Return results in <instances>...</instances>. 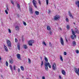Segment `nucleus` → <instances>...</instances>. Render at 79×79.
Segmentation results:
<instances>
[{"label": "nucleus", "mask_w": 79, "mask_h": 79, "mask_svg": "<svg viewBox=\"0 0 79 79\" xmlns=\"http://www.w3.org/2000/svg\"><path fill=\"white\" fill-rule=\"evenodd\" d=\"M28 44L29 46H32V44L34 43V40H31L28 42Z\"/></svg>", "instance_id": "f257e3e1"}, {"label": "nucleus", "mask_w": 79, "mask_h": 79, "mask_svg": "<svg viewBox=\"0 0 79 79\" xmlns=\"http://www.w3.org/2000/svg\"><path fill=\"white\" fill-rule=\"evenodd\" d=\"M60 42L61 44L63 46H64V40H63V39L62 37H61L60 39Z\"/></svg>", "instance_id": "f03ea898"}, {"label": "nucleus", "mask_w": 79, "mask_h": 79, "mask_svg": "<svg viewBox=\"0 0 79 79\" xmlns=\"http://www.w3.org/2000/svg\"><path fill=\"white\" fill-rule=\"evenodd\" d=\"M74 71L75 73H76L77 74V75L79 76V68L78 69V70H77V69L76 68V67H75L74 68Z\"/></svg>", "instance_id": "7ed1b4c3"}, {"label": "nucleus", "mask_w": 79, "mask_h": 79, "mask_svg": "<svg viewBox=\"0 0 79 79\" xmlns=\"http://www.w3.org/2000/svg\"><path fill=\"white\" fill-rule=\"evenodd\" d=\"M7 44L8 47H11V42L9 40H7Z\"/></svg>", "instance_id": "20e7f679"}, {"label": "nucleus", "mask_w": 79, "mask_h": 79, "mask_svg": "<svg viewBox=\"0 0 79 79\" xmlns=\"http://www.w3.org/2000/svg\"><path fill=\"white\" fill-rule=\"evenodd\" d=\"M32 3L33 4V5L36 8H37V5H36V4L35 3H37V2L36 1H35V0H33V1L32 2Z\"/></svg>", "instance_id": "39448f33"}, {"label": "nucleus", "mask_w": 79, "mask_h": 79, "mask_svg": "<svg viewBox=\"0 0 79 79\" xmlns=\"http://www.w3.org/2000/svg\"><path fill=\"white\" fill-rule=\"evenodd\" d=\"M54 19L55 20L60 19V16H59V15H56L54 17Z\"/></svg>", "instance_id": "423d86ee"}, {"label": "nucleus", "mask_w": 79, "mask_h": 79, "mask_svg": "<svg viewBox=\"0 0 79 79\" xmlns=\"http://www.w3.org/2000/svg\"><path fill=\"white\" fill-rule=\"evenodd\" d=\"M52 67V69L54 71H55V69H56V64H55V63L53 64Z\"/></svg>", "instance_id": "0eeeda50"}, {"label": "nucleus", "mask_w": 79, "mask_h": 79, "mask_svg": "<svg viewBox=\"0 0 79 79\" xmlns=\"http://www.w3.org/2000/svg\"><path fill=\"white\" fill-rule=\"evenodd\" d=\"M29 11L31 14H32V13H33L32 12V8H31L30 6H29Z\"/></svg>", "instance_id": "6e6552de"}, {"label": "nucleus", "mask_w": 79, "mask_h": 79, "mask_svg": "<svg viewBox=\"0 0 79 79\" xmlns=\"http://www.w3.org/2000/svg\"><path fill=\"white\" fill-rule=\"evenodd\" d=\"M4 48L5 49V50L6 52H7L8 51V48H7V47L5 46V45L4 44Z\"/></svg>", "instance_id": "1a4fd4ad"}, {"label": "nucleus", "mask_w": 79, "mask_h": 79, "mask_svg": "<svg viewBox=\"0 0 79 79\" xmlns=\"http://www.w3.org/2000/svg\"><path fill=\"white\" fill-rule=\"evenodd\" d=\"M17 58H18V59H19V60H20V59H21V56L19 54H17Z\"/></svg>", "instance_id": "9d476101"}, {"label": "nucleus", "mask_w": 79, "mask_h": 79, "mask_svg": "<svg viewBox=\"0 0 79 79\" xmlns=\"http://www.w3.org/2000/svg\"><path fill=\"white\" fill-rule=\"evenodd\" d=\"M75 32L76 33H77V34H79V31L77 28H75Z\"/></svg>", "instance_id": "9b49d317"}, {"label": "nucleus", "mask_w": 79, "mask_h": 79, "mask_svg": "<svg viewBox=\"0 0 79 79\" xmlns=\"http://www.w3.org/2000/svg\"><path fill=\"white\" fill-rule=\"evenodd\" d=\"M75 4L76 5H77V6L79 8V1H77L75 2Z\"/></svg>", "instance_id": "f8f14e48"}, {"label": "nucleus", "mask_w": 79, "mask_h": 79, "mask_svg": "<svg viewBox=\"0 0 79 79\" xmlns=\"http://www.w3.org/2000/svg\"><path fill=\"white\" fill-rule=\"evenodd\" d=\"M69 14L70 17H71L72 18H73V15H72V14H71L70 11H69Z\"/></svg>", "instance_id": "ddd939ff"}, {"label": "nucleus", "mask_w": 79, "mask_h": 79, "mask_svg": "<svg viewBox=\"0 0 79 79\" xmlns=\"http://www.w3.org/2000/svg\"><path fill=\"white\" fill-rule=\"evenodd\" d=\"M15 29L16 31H18V30H19V27L18 26H16L15 27Z\"/></svg>", "instance_id": "4468645a"}, {"label": "nucleus", "mask_w": 79, "mask_h": 79, "mask_svg": "<svg viewBox=\"0 0 79 79\" xmlns=\"http://www.w3.org/2000/svg\"><path fill=\"white\" fill-rule=\"evenodd\" d=\"M62 73L63 75H66V72L64 70H62Z\"/></svg>", "instance_id": "2eb2a0df"}, {"label": "nucleus", "mask_w": 79, "mask_h": 79, "mask_svg": "<svg viewBox=\"0 0 79 79\" xmlns=\"http://www.w3.org/2000/svg\"><path fill=\"white\" fill-rule=\"evenodd\" d=\"M10 68L12 73H13V67H12V66H11V65H10Z\"/></svg>", "instance_id": "dca6fc26"}, {"label": "nucleus", "mask_w": 79, "mask_h": 79, "mask_svg": "<svg viewBox=\"0 0 79 79\" xmlns=\"http://www.w3.org/2000/svg\"><path fill=\"white\" fill-rule=\"evenodd\" d=\"M50 65V63L48 62L46 63L45 64V66H49Z\"/></svg>", "instance_id": "f3484780"}, {"label": "nucleus", "mask_w": 79, "mask_h": 79, "mask_svg": "<svg viewBox=\"0 0 79 79\" xmlns=\"http://www.w3.org/2000/svg\"><path fill=\"white\" fill-rule=\"evenodd\" d=\"M47 29L48 31H51V28H50V27L49 26H48L47 27Z\"/></svg>", "instance_id": "a211bd4d"}, {"label": "nucleus", "mask_w": 79, "mask_h": 79, "mask_svg": "<svg viewBox=\"0 0 79 79\" xmlns=\"http://www.w3.org/2000/svg\"><path fill=\"white\" fill-rule=\"evenodd\" d=\"M23 48L25 49H26V48H27V46L26 44H24L23 45Z\"/></svg>", "instance_id": "6ab92c4d"}, {"label": "nucleus", "mask_w": 79, "mask_h": 79, "mask_svg": "<svg viewBox=\"0 0 79 79\" xmlns=\"http://www.w3.org/2000/svg\"><path fill=\"white\" fill-rule=\"evenodd\" d=\"M9 62L10 63L13 64V60H9Z\"/></svg>", "instance_id": "aec40b11"}, {"label": "nucleus", "mask_w": 79, "mask_h": 79, "mask_svg": "<svg viewBox=\"0 0 79 79\" xmlns=\"http://www.w3.org/2000/svg\"><path fill=\"white\" fill-rule=\"evenodd\" d=\"M35 13L36 15H39V12L38 11H35Z\"/></svg>", "instance_id": "412c9836"}, {"label": "nucleus", "mask_w": 79, "mask_h": 79, "mask_svg": "<svg viewBox=\"0 0 79 79\" xmlns=\"http://www.w3.org/2000/svg\"><path fill=\"white\" fill-rule=\"evenodd\" d=\"M73 45L74 46H76V42H75V41H73Z\"/></svg>", "instance_id": "4be33fe9"}, {"label": "nucleus", "mask_w": 79, "mask_h": 79, "mask_svg": "<svg viewBox=\"0 0 79 79\" xmlns=\"http://www.w3.org/2000/svg\"><path fill=\"white\" fill-rule=\"evenodd\" d=\"M17 48L18 50H20V45L19 44H17Z\"/></svg>", "instance_id": "5701e85b"}, {"label": "nucleus", "mask_w": 79, "mask_h": 79, "mask_svg": "<svg viewBox=\"0 0 79 79\" xmlns=\"http://www.w3.org/2000/svg\"><path fill=\"white\" fill-rule=\"evenodd\" d=\"M45 69L46 71H48V66H45Z\"/></svg>", "instance_id": "b1692460"}, {"label": "nucleus", "mask_w": 79, "mask_h": 79, "mask_svg": "<svg viewBox=\"0 0 79 79\" xmlns=\"http://www.w3.org/2000/svg\"><path fill=\"white\" fill-rule=\"evenodd\" d=\"M44 60L45 61H46V62H48V59L46 57H45L44 58Z\"/></svg>", "instance_id": "393cba45"}, {"label": "nucleus", "mask_w": 79, "mask_h": 79, "mask_svg": "<svg viewBox=\"0 0 79 79\" xmlns=\"http://www.w3.org/2000/svg\"><path fill=\"white\" fill-rule=\"evenodd\" d=\"M20 68L22 71H24V67H23L21 66L20 67Z\"/></svg>", "instance_id": "a878e982"}, {"label": "nucleus", "mask_w": 79, "mask_h": 79, "mask_svg": "<svg viewBox=\"0 0 79 79\" xmlns=\"http://www.w3.org/2000/svg\"><path fill=\"white\" fill-rule=\"evenodd\" d=\"M71 37L72 40H74V37L73 35H71Z\"/></svg>", "instance_id": "bb28decb"}, {"label": "nucleus", "mask_w": 79, "mask_h": 79, "mask_svg": "<svg viewBox=\"0 0 79 79\" xmlns=\"http://www.w3.org/2000/svg\"><path fill=\"white\" fill-rule=\"evenodd\" d=\"M28 63L29 64H31V60H30V59L28 58Z\"/></svg>", "instance_id": "cd10ccee"}, {"label": "nucleus", "mask_w": 79, "mask_h": 79, "mask_svg": "<svg viewBox=\"0 0 79 79\" xmlns=\"http://www.w3.org/2000/svg\"><path fill=\"white\" fill-rule=\"evenodd\" d=\"M44 65V62L43 61H42L41 64V68H42V66Z\"/></svg>", "instance_id": "c85d7f7f"}, {"label": "nucleus", "mask_w": 79, "mask_h": 79, "mask_svg": "<svg viewBox=\"0 0 79 79\" xmlns=\"http://www.w3.org/2000/svg\"><path fill=\"white\" fill-rule=\"evenodd\" d=\"M60 60H61V61H63V58L62 57V56H60Z\"/></svg>", "instance_id": "c756f323"}, {"label": "nucleus", "mask_w": 79, "mask_h": 79, "mask_svg": "<svg viewBox=\"0 0 79 79\" xmlns=\"http://www.w3.org/2000/svg\"><path fill=\"white\" fill-rule=\"evenodd\" d=\"M6 66H8V61H6Z\"/></svg>", "instance_id": "7c9ffc66"}, {"label": "nucleus", "mask_w": 79, "mask_h": 79, "mask_svg": "<svg viewBox=\"0 0 79 79\" xmlns=\"http://www.w3.org/2000/svg\"><path fill=\"white\" fill-rule=\"evenodd\" d=\"M5 12L6 15H8V10H5Z\"/></svg>", "instance_id": "2f4dec72"}, {"label": "nucleus", "mask_w": 79, "mask_h": 79, "mask_svg": "<svg viewBox=\"0 0 79 79\" xmlns=\"http://www.w3.org/2000/svg\"><path fill=\"white\" fill-rule=\"evenodd\" d=\"M66 27H67V29H69V27H70L69 26V25H68Z\"/></svg>", "instance_id": "473e14b6"}, {"label": "nucleus", "mask_w": 79, "mask_h": 79, "mask_svg": "<svg viewBox=\"0 0 79 79\" xmlns=\"http://www.w3.org/2000/svg\"><path fill=\"white\" fill-rule=\"evenodd\" d=\"M17 6L19 9H20V6L18 4H17Z\"/></svg>", "instance_id": "72a5a7b5"}, {"label": "nucleus", "mask_w": 79, "mask_h": 79, "mask_svg": "<svg viewBox=\"0 0 79 79\" xmlns=\"http://www.w3.org/2000/svg\"><path fill=\"white\" fill-rule=\"evenodd\" d=\"M16 67L15 66V65H14L13 66L14 70H16Z\"/></svg>", "instance_id": "f704fd0d"}, {"label": "nucleus", "mask_w": 79, "mask_h": 79, "mask_svg": "<svg viewBox=\"0 0 79 79\" xmlns=\"http://www.w3.org/2000/svg\"><path fill=\"white\" fill-rule=\"evenodd\" d=\"M46 4L47 5H48V0H46Z\"/></svg>", "instance_id": "c9c22d12"}, {"label": "nucleus", "mask_w": 79, "mask_h": 79, "mask_svg": "<svg viewBox=\"0 0 79 79\" xmlns=\"http://www.w3.org/2000/svg\"><path fill=\"white\" fill-rule=\"evenodd\" d=\"M11 3L12 4V5H15L14 4V2H13V1L11 0Z\"/></svg>", "instance_id": "e433bc0d"}, {"label": "nucleus", "mask_w": 79, "mask_h": 79, "mask_svg": "<svg viewBox=\"0 0 79 79\" xmlns=\"http://www.w3.org/2000/svg\"><path fill=\"white\" fill-rule=\"evenodd\" d=\"M15 42L16 43H17L18 42V39H17L16 38H15Z\"/></svg>", "instance_id": "4c0bfd02"}, {"label": "nucleus", "mask_w": 79, "mask_h": 79, "mask_svg": "<svg viewBox=\"0 0 79 79\" xmlns=\"http://www.w3.org/2000/svg\"><path fill=\"white\" fill-rule=\"evenodd\" d=\"M43 44H44L45 46H46V45H47V44H45V41H44L43 42Z\"/></svg>", "instance_id": "58836bf2"}, {"label": "nucleus", "mask_w": 79, "mask_h": 79, "mask_svg": "<svg viewBox=\"0 0 79 79\" xmlns=\"http://www.w3.org/2000/svg\"><path fill=\"white\" fill-rule=\"evenodd\" d=\"M23 23L24 26H26V22H23Z\"/></svg>", "instance_id": "ea45409f"}, {"label": "nucleus", "mask_w": 79, "mask_h": 79, "mask_svg": "<svg viewBox=\"0 0 79 79\" xmlns=\"http://www.w3.org/2000/svg\"><path fill=\"white\" fill-rule=\"evenodd\" d=\"M72 33L73 35H75V33L74 31L72 32Z\"/></svg>", "instance_id": "a19ab883"}, {"label": "nucleus", "mask_w": 79, "mask_h": 79, "mask_svg": "<svg viewBox=\"0 0 79 79\" xmlns=\"http://www.w3.org/2000/svg\"><path fill=\"white\" fill-rule=\"evenodd\" d=\"M76 53H79V50H76Z\"/></svg>", "instance_id": "79ce46f5"}, {"label": "nucleus", "mask_w": 79, "mask_h": 79, "mask_svg": "<svg viewBox=\"0 0 79 79\" xmlns=\"http://www.w3.org/2000/svg\"><path fill=\"white\" fill-rule=\"evenodd\" d=\"M66 21H67V22H68V21H69V20H68V18H66Z\"/></svg>", "instance_id": "37998d69"}, {"label": "nucleus", "mask_w": 79, "mask_h": 79, "mask_svg": "<svg viewBox=\"0 0 79 79\" xmlns=\"http://www.w3.org/2000/svg\"><path fill=\"white\" fill-rule=\"evenodd\" d=\"M64 55H67L66 52H64Z\"/></svg>", "instance_id": "c03bdc74"}, {"label": "nucleus", "mask_w": 79, "mask_h": 79, "mask_svg": "<svg viewBox=\"0 0 79 79\" xmlns=\"http://www.w3.org/2000/svg\"><path fill=\"white\" fill-rule=\"evenodd\" d=\"M49 33L50 34V35H52V31H50L49 32Z\"/></svg>", "instance_id": "a18cd8bd"}, {"label": "nucleus", "mask_w": 79, "mask_h": 79, "mask_svg": "<svg viewBox=\"0 0 79 79\" xmlns=\"http://www.w3.org/2000/svg\"><path fill=\"white\" fill-rule=\"evenodd\" d=\"M50 12H51V11H50V10H48V13L49 14H50Z\"/></svg>", "instance_id": "49530a36"}, {"label": "nucleus", "mask_w": 79, "mask_h": 79, "mask_svg": "<svg viewBox=\"0 0 79 79\" xmlns=\"http://www.w3.org/2000/svg\"><path fill=\"white\" fill-rule=\"evenodd\" d=\"M8 30H9V33H11V30H10V29H9Z\"/></svg>", "instance_id": "de8ad7c7"}, {"label": "nucleus", "mask_w": 79, "mask_h": 79, "mask_svg": "<svg viewBox=\"0 0 79 79\" xmlns=\"http://www.w3.org/2000/svg\"><path fill=\"white\" fill-rule=\"evenodd\" d=\"M49 46L50 47H52V44H49Z\"/></svg>", "instance_id": "09e8293b"}, {"label": "nucleus", "mask_w": 79, "mask_h": 79, "mask_svg": "<svg viewBox=\"0 0 79 79\" xmlns=\"http://www.w3.org/2000/svg\"><path fill=\"white\" fill-rule=\"evenodd\" d=\"M18 72H20V69H19V68L18 69Z\"/></svg>", "instance_id": "8fccbe9b"}, {"label": "nucleus", "mask_w": 79, "mask_h": 79, "mask_svg": "<svg viewBox=\"0 0 79 79\" xmlns=\"http://www.w3.org/2000/svg\"><path fill=\"white\" fill-rule=\"evenodd\" d=\"M38 1H39V3L40 4H40V0H38Z\"/></svg>", "instance_id": "3c124183"}, {"label": "nucleus", "mask_w": 79, "mask_h": 79, "mask_svg": "<svg viewBox=\"0 0 79 79\" xmlns=\"http://www.w3.org/2000/svg\"><path fill=\"white\" fill-rule=\"evenodd\" d=\"M74 37L75 39H76V38H77V36H76V35H74Z\"/></svg>", "instance_id": "603ef678"}, {"label": "nucleus", "mask_w": 79, "mask_h": 79, "mask_svg": "<svg viewBox=\"0 0 79 79\" xmlns=\"http://www.w3.org/2000/svg\"><path fill=\"white\" fill-rule=\"evenodd\" d=\"M71 31L72 32H74V31H73V29H72L71 30Z\"/></svg>", "instance_id": "864d4df0"}, {"label": "nucleus", "mask_w": 79, "mask_h": 79, "mask_svg": "<svg viewBox=\"0 0 79 79\" xmlns=\"http://www.w3.org/2000/svg\"><path fill=\"white\" fill-rule=\"evenodd\" d=\"M59 29H60V31H62V29H61V28L60 27Z\"/></svg>", "instance_id": "5fc2aeb1"}, {"label": "nucleus", "mask_w": 79, "mask_h": 79, "mask_svg": "<svg viewBox=\"0 0 79 79\" xmlns=\"http://www.w3.org/2000/svg\"><path fill=\"white\" fill-rule=\"evenodd\" d=\"M49 68H51V65H49V66H48Z\"/></svg>", "instance_id": "6e6d98bb"}, {"label": "nucleus", "mask_w": 79, "mask_h": 79, "mask_svg": "<svg viewBox=\"0 0 79 79\" xmlns=\"http://www.w3.org/2000/svg\"><path fill=\"white\" fill-rule=\"evenodd\" d=\"M42 79H45V77H42Z\"/></svg>", "instance_id": "4d7b16f0"}, {"label": "nucleus", "mask_w": 79, "mask_h": 79, "mask_svg": "<svg viewBox=\"0 0 79 79\" xmlns=\"http://www.w3.org/2000/svg\"><path fill=\"white\" fill-rule=\"evenodd\" d=\"M65 40H66V42H68V40H67V39H66V38H65Z\"/></svg>", "instance_id": "13d9d810"}, {"label": "nucleus", "mask_w": 79, "mask_h": 79, "mask_svg": "<svg viewBox=\"0 0 79 79\" xmlns=\"http://www.w3.org/2000/svg\"><path fill=\"white\" fill-rule=\"evenodd\" d=\"M7 10H8V11H9V9L7 7Z\"/></svg>", "instance_id": "bf43d9fd"}, {"label": "nucleus", "mask_w": 79, "mask_h": 79, "mask_svg": "<svg viewBox=\"0 0 79 79\" xmlns=\"http://www.w3.org/2000/svg\"><path fill=\"white\" fill-rule=\"evenodd\" d=\"M59 77L60 79H61V76H59Z\"/></svg>", "instance_id": "052dcab7"}, {"label": "nucleus", "mask_w": 79, "mask_h": 79, "mask_svg": "<svg viewBox=\"0 0 79 79\" xmlns=\"http://www.w3.org/2000/svg\"><path fill=\"white\" fill-rule=\"evenodd\" d=\"M54 6L55 7V8H56V6H55V5H54Z\"/></svg>", "instance_id": "680f3d73"}, {"label": "nucleus", "mask_w": 79, "mask_h": 79, "mask_svg": "<svg viewBox=\"0 0 79 79\" xmlns=\"http://www.w3.org/2000/svg\"><path fill=\"white\" fill-rule=\"evenodd\" d=\"M1 76L3 78V76L2 75H1Z\"/></svg>", "instance_id": "e2e57ef3"}, {"label": "nucleus", "mask_w": 79, "mask_h": 79, "mask_svg": "<svg viewBox=\"0 0 79 79\" xmlns=\"http://www.w3.org/2000/svg\"><path fill=\"white\" fill-rule=\"evenodd\" d=\"M41 60H42V57H40Z\"/></svg>", "instance_id": "0e129e2a"}, {"label": "nucleus", "mask_w": 79, "mask_h": 79, "mask_svg": "<svg viewBox=\"0 0 79 79\" xmlns=\"http://www.w3.org/2000/svg\"><path fill=\"white\" fill-rule=\"evenodd\" d=\"M22 41H23H23H24V39H23H23H22Z\"/></svg>", "instance_id": "69168bd1"}, {"label": "nucleus", "mask_w": 79, "mask_h": 79, "mask_svg": "<svg viewBox=\"0 0 79 79\" xmlns=\"http://www.w3.org/2000/svg\"><path fill=\"white\" fill-rule=\"evenodd\" d=\"M49 45L50 44H51V42H49Z\"/></svg>", "instance_id": "338daca9"}, {"label": "nucleus", "mask_w": 79, "mask_h": 79, "mask_svg": "<svg viewBox=\"0 0 79 79\" xmlns=\"http://www.w3.org/2000/svg\"><path fill=\"white\" fill-rule=\"evenodd\" d=\"M2 60V58H1V57H0V60Z\"/></svg>", "instance_id": "774afa93"}]
</instances>
